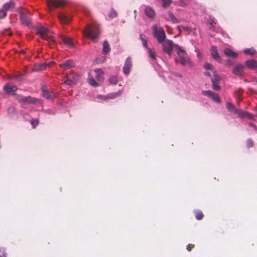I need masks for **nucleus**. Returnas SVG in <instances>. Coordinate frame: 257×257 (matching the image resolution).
I'll return each instance as SVG.
<instances>
[{
	"mask_svg": "<svg viewBox=\"0 0 257 257\" xmlns=\"http://www.w3.org/2000/svg\"><path fill=\"white\" fill-rule=\"evenodd\" d=\"M36 34L47 41L51 46L55 45V38L53 35V33L44 26L41 25L38 26L36 28Z\"/></svg>",
	"mask_w": 257,
	"mask_h": 257,
	"instance_id": "f257e3e1",
	"label": "nucleus"
},
{
	"mask_svg": "<svg viewBox=\"0 0 257 257\" xmlns=\"http://www.w3.org/2000/svg\"><path fill=\"white\" fill-rule=\"evenodd\" d=\"M176 51L178 55V57L175 58V61L179 63L182 65H191V62L190 58L186 53V51L180 46H176Z\"/></svg>",
	"mask_w": 257,
	"mask_h": 257,
	"instance_id": "f03ea898",
	"label": "nucleus"
},
{
	"mask_svg": "<svg viewBox=\"0 0 257 257\" xmlns=\"http://www.w3.org/2000/svg\"><path fill=\"white\" fill-rule=\"evenodd\" d=\"M99 33V26L97 24L88 25L84 31L85 36L93 41L97 38Z\"/></svg>",
	"mask_w": 257,
	"mask_h": 257,
	"instance_id": "7ed1b4c3",
	"label": "nucleus"
},
{
	"mask_svg": "<svg viewBox=\"0 0 257 257\" xmlns=\"http://www.w3.org/2000/svg\"><path fill=\"white\" fill-rule=\"evenodd\" d=\"M152 29L153 36L159 44L167 40L166 34L163 28H158L157 26H153Z\"/></svg>",
	"mask_w": 257,
	"mask_h": 257,
	"instance_id": "20e7f679",
	"label": "nucleus"
},
{
	"mask_svg": "<svg viewBox=\"0 0 257 257\" xmlns=\"http://www.w3.org/2000/svg\"><path fill=\"white\" fill-rule=\"evenodd\" d=\"M162 46L163 50L166 54L169 56H171L173 48L176 49V46H178L173 43L172 40L167 39L161 43Z\"/></svg>",
	"mask_w": 257,
	"mask_h": 257,
	"instance_id": "39448f33",
	"label": "nucleus"
},
{
	"mask_svg": "<svg viewBox=\"0 0 257 257\" xmlns=\"http://www.w3.org/2000/svg\"><path fill=\"white\" fill-rule=\"evenodd\" d=\"M48 4L49 8L50 9L51 7H63L65 5L66 2L65 0H48Z\"/></svg>",
	"mask_w": 257,
	"mask_h": 257,
	"instance_id": "423d86ee",
	"label": "nucleus"
},
{
	"mask_svg": "<svg viewBox=\"0 0 257 257\" xmlns=\"http://www.w3.org/2000/svg\"><path fill=\"white\" fill-rule=\"evenodd\" d=\"M202 94L208 97L211 98L213 101L219 103L220 102V99L218 95L216 93H214L211 90L203 91Z\"/></svg>",
	"mask_w": 257,
	"mask_h": 257,
	"instance_id": "0eeeda50",
	"label": "nucleus"
},
{
	"mask_svg": "<svg viewBox=\"0 0 257 257\" xmlns=\"http://www.w3.org/2000/svg\"><path fill=\"white\" fill-rule=\"evenodd\" d=\"M132 60L130 57L126 59L123 67V72L125 75H128L132 67Z\"/></svg>",
	"mask_w": 257,
	"mask_h": 257,
	"instance_id": "6e6552de",
	"label": "nucleus"
},
{
	"mask_svg": "<svg viewBox=\"0 0 257 257\" xmlns=\"http://www.w3.org/2000/svg\"><path fill=\"white\" fill-rule=\"evenodd\" d=\"M4 90L9 94L14 95L18 88L16 86L11 84H7L3 87Z\"/></svg>",
	"mask_w": 257,
	"mask_h": 257,
	"instance_id": "1a4fd4ad",
	"label": "nucleus"
},
{
	"mask_svg": "<svg viewBox=\"0 0 257 257\" xmlns=\"http://www.w3.org/2000/svg\"><path fill=\"white\" fill-rule=\"evenodd\" d=\"M17 99L22 102L35 103L37 100L30 96H18Z\"/></svg>",
	"mask_w": 257,
	"mask_h": 257,
	"instance_id": "9d476101",
	"label": "nucleus"
},
{
	"mask_svg": "<svg viewBox=\"0 0 257 257\" xmlns=\"http://www.w3.org/2000/svg\"><path fill=\"white\" fill-rule=\"evenodd\" d=\"M244 66L241 64H238L234 66L232 70V73L235 75L242 76L243 75V68Z\"/></svg>",
	"mask_w": 257,
	"mask_h": 257,
	"instance_id": "9b49d317",
	"label": "nucleus"
},
{
	"mask_svg": "<svg viewBox=\"0 0 257 257\" xmlns=\"http://www.w3.org/2000/svg\"><path fill=\"white\" fill-rule=\"evenodd\" d=\"M59 66L64 69H68L75 66V63L72 60H67L64 63L59 64Z\"/></svg>",
	"mask_w": 257,
	"mask_h": 257,
	"instance_id": "f8f14e48",
	"label": "nucleus"
},
{
	"mask_svg": "<svg viewBox=\"0 0 257 257\" xmlns=\"http://www.w3.org/2000/svg\"><path fill=\"white\" fill-rule=\"evenodd\" d=\"M122 94V91L121 90H118L117 92L110 93L109 94H108L106 96H102V99L103 100H106L107 99H115L119 96H120Z\"/></svg>",
	"mask_w": 257,
	"mask_h": 257,
	"instance_id": "ddd939ff",
	"label": "nucleus"
},
{
	"mask_svg": "<svg viewBox=\"0 0 257 257\" xmlns=\"http://www.w3.org/2000/svg\"><path fill=\"white\" fill-rule=\"evenodd\" d=\"M58 17L62 24H67L70 22L71 18L63 13H59Z\"/></svg>",
	"mask_w": 257,
	"mask_h": 257,
	"instance_id": "4468645a",
	"label": "nucleus"
},
{
	"mask_svg": "<svg viewBox=\"0 0 257 257\" xmlns=\"http://www.w3.org/2000/svg\"><path fill=\"white\" fill-rule=\"evenodd\" d=\"M211 54L212 57L217 61H220V57L218 53L217 48L216 46H212L211 48Z\"/></svg>",
	"mask_w": 257,
	"mask_h": 257,
	"instance_id": "2eb2a0df",
	"label": "nucleus"
},
{
	"mask_svg": "<svg viewBox=\"0 0 257 257\" xmlns=\"http://www.w3.org/2000/svg\"><path fill=\"white\" fill-rule=\"evenodd\" d=\"M42 95L46 99H52L56 97V95L53 92H50L45 89H42Z\"/></svg>",
	"mask_w": 257,
	"mask_h": 257,
	"instance_id": "dca6fc26",
	"label": "nucleus"
},
{
	"mask_svg": "<svg viewBox=\"0 0 257 257\" xmlns=\"http://www.w3.org/2000/svg\"><path fill=\"white\" fill-rule=\"evenodd\" d=\"M247 67L251 69H257V61L254 60H248L245 62Z\"/></svg>",
	"mask_w": 257,
	"mask_h": 257,
	"instance_id": "f3484780",
	"label": "nucleus"
},
{
	"mask_svg": "<svg viewBox=\"0 0 257 257\" xmlns=\"http://www.w3.org/2000/svg\"><path fill=\"white\" fill-rule=\"evenodd\" d=\"M20 19L21 22L24 25L30 26L31 24V20L29 18L26 17L23 12H21L20 13Z\"/></svg>",
	"mask_w": 257,
	"mask_h": 257,
	"instance_id": "a211bd4d",
	"label": "nucleus"
},
{
	"mask_svg": "<svg viewBox=\"0 0 257 257\" xmlns=\"http://www.w3.org/2000/svg\"><path fill=\"white\" fill-rule=\"evenodd\" d=\"M61 39L66 45H67L69 47H73L74 46V42L71 38L62 36L61 37Z\"/></svg>",
	"mask_w": 257,
	"mask_h": 257,
	"instance_id": "6ab92c4d",
	"label": "nucleus"
},
{
	"mask_svg": "<svg viewBox=\"0 0 257 257\" xmlns=\"http://www.w3.org/2000/svg\"><path fill=\"white\" fill-rule=\"evenodd\" d=\"M223 52L225 55L232 58H235L238 56V54L236 52L229 48L225 49Z\"/></svg>",
	"mask_w": 257,
	"mask_h": 257,
	"instance_id": "aec40b11",
	"label": "nucleus"
},
{
	"mask_svg": "<svg viewBox=\"0 0 257 257\" xmlns=\"http://www.w3.org/2000/svg\"><path fill=\"white\" fill-rule=\"evenodd\" d=\"M15 4L12 1H10L5 4L2 8H3L6 12L12 11L15 8Z\"/></svg>",
	"mask_w": 257,
	"mask_h": 257,
	"instance_id": "412c9836",
	"label": "nucleus"
},
{
	"mask_svg": "<svg viewBox=\"0 0 257 257\" xmlns=\"http://www.w3.org/2000/svg\"><path fill=\"white\" fill-rule=\"evenodd\" d=\"M95 77L98 81H101L103 79V73L101 69H97L94 70Z\"/></svg>",
	"mask_w": 257,
	"mask_h": 257,
	"instance_id": "4be33fe9",
	"label": "nucleus"
},
{
	"mask_svg": "<svg viewBox=\"0 0 257 257\" xmlns=\"http://www.w3.org/2000/svg\"><path fill=\"white\" fill-rule=\"evenodd\" d=\"M145 14L150 18H153L155 17V11L150 7H147L145 10Z\"/></svg>",
	"mask_w": 257,
	"mask_h": 257,
	"instance_id": "5701e85b",
	"label": "nucleus"
},
{
	"mask_svg": "<svg viewBox=\"0 0 257 257\" xmlns=\"http://www.w3.org/2000/svg\"><path fill=\"white\" fill-rule=\"evenodd\" d=\"M110 50V48L108 42L106 41H104L103 43L102 53L103 54H106L109 52Z\"/></svg>",
	"mask_w": 257,
	"mask_h": 257,
	"instance_id": "b1692460",
	"label": "nucleus"
},
{
	"mask_svg": "<svg viewBox=\"0 0 257 257\" xmlns=\"http://www.w3.org/2000/svg\"><path fill=\"white\" fill-rule=\"evenodd\" d=\"M243 91V89H242L240 88H238L236 89V90H235V91L234 92L235 96L237 98V101L238 102H240V101H241V99H240L239 100H238V99L239 97H240L241 96Z\"/></svg>",
	"mask_w": 257,
	"mask_h": 257,
	"instance_id": "393cba45",
	"label": "nucleus"
},
{
	"mask_svg": "<svg viewBox=\"0 0 257 257\" xmlns=\"http://www.w3.org/2000/svg\"><path fill=\"white\" fill-rule=\"evenodd\" d=\"M168 16L169 20L174 24L179 23V21L178 20L174 15L171 12L168 13ZM169 20V19H168Z\"/></svg>",
	"mask_w": 257,
	"mask_h": 257,
	"instance_id": "a878e982",
	"label": "nucleus"
},
{
	"mask_svg": "<svg viewBox=\"0 0 257 257\" xmlns=\"http://www.w3.org/2000/svg\"><path fill=\"white\" fill-rule=\"evenodd\" d=\"M47 65L45 64H39L36 65L34 67V70L35 71H41L46 69Z\"/></svg>",
	"mask_w": 257,
	"mask_h": 257,
	"instance_id": "bb28decb",
	"label": "nucleus"
},
{
	"mask_svg": "<svg viewBox=\"0 0 257 257\" xmlns=\"http://www.w3.org/2000/svg\"><path fill=\"white\" fill-rule=\"evenodd\" d=\"M212 73L213 77L212 78L211 81H214V82H218L220 80L221 77L216 73V71L215 70H213Z\"/></svg>",
	"mask_w": 257,
	"mask_h": 257,
	"instance_id": "cd10ccee",
	"label": "nucleus"
},
{
	"mask_svg": "<svg viewBox=\"0 0 257 257\" xmlns=\"http://www.w3.org/2000/svg\"><path fill=\"white\" fill-rule=\"evenodd\" d=\"M148 52L149 55V57L153 60L156 59V52L154 50H152L149 48H147Z\"/></svg>",
	"mask_w": 257,
	"mask_h": 257,
	"instance_id": "c85d7f7f",
	"label": "nucleus"
},
{
	"mask_svg": "<svg viewBox=\"0 0 257 257\" xmlns=\"http://www.w3.org/2000/svg\"><path fill=\"white\" fill-rule=\"evenodd\" d=\"M226 107L229 111L235 112L237 109L235 107L234 105L230 102H227L226 103Z\"/></svg>",
	"mask_w": 257,
	"mask_h": 257,
	"instance_id": "c756f323",
	"label": "nucleus"
},
{
	"mask_svg": "<svg viewBox=\"0 0 257 257\" xmlns=\"http://www.w3.org/2000/svg\"><path fill=\"white\" fill-rule=\"evenodd\" d=\"M246 112L243 111L242 110L237 109L235 113L237 114L239 117L244 118L245 117Z\"/></svg>",
	"mask_w": 257,
	"mask_h": 257,
	"instance_id": "7c9ffc66",
	"label": "nucleus"
},
{
	"mask_svg": "<svg viewBox=\"0 0 257 257\" xmlns=\"http://www.w3.org/2000/svg\"><path fill=\"white\" fill-rule=\"evenodd\" d=\"M203 68L206 69V70H210L212 71V72L213 73V70H215L214 68H213V65L210 64V63H209L208 62H205L204 65V66H203Z\"/></svg>",
	"mask_w": 257,
	"mask_h": 257,
	"instance_id": "2f4dec72",
	"label": "nucleus"
},
{
	"mask_svg": "<svg viewBox=\"0 0 257 257\" xmlns=\"http://www.w3.org/2000/svg\"><path fill=\"white\" fill-rule=\"evenodd\" d=\"M255 50L253 48H248L244 50L243 53L245 54L252 55L255 53Z\"/></svg>",
	"mask_w": 257,
	"mask_h": 257,
	"instance_id": "473e14b6",
	"label": "nucleus"
},
{
	"mask_svg": "<svg viewBox=\"0 0 257 257\" xmlns=\"http://www.w3.org/2000/svg\"><path fill=\"white\" fill-rule=\"evenodd\" d=\"M204 216V215L202 211H196L195 212V218L197 220H201Z\"/></svg>",
	"mask_w": 257,
	"mask_h": 257,
	"instance_id": "72a5a7b5",
	"label": "nucleus"
},
{
	"mask_svg": "<svg viewBox=\"0 0 257 257\" xmlns=\"http://www.w3.org/2000/svg\"><path fill=\"white\" fill-rule=\"evenodd\" d=\"M117 16V13L113 9H111L109 14L108 17L110 18H116Z\"/></svg>",
	"mask_w": 257,
	"mask_h": 257,
	"instance_id": "f704fd0d",
	"label": "nucleus"
},
{
	"mask_svg": "<svg viewBox=\"0 0 257 257\" xmlns=\"http://www.w3.org/2000/svg\"><path fill=\"white\" fill-rule=\"evenodd\" d=\"M117 77L116 76H112L109 77V81L110 84L115 85L117 83Z\"/></svg>",
	"mask_w": 257,
	"mask_h": 257,
	"instance_id": "c9c22d12",
	"label": "nucleus"
},
{
	"mask_svg": "<svg viewBox=\"0 0 257 257\" xmlns=\"http://www.w3.org/2000/svg\"><path fill=\"white\" fill-rule=\"evenodd\" d=\"M179 28H182L183 30L187 32L188 34L191 33L192 31V29L190 27H188V26H184L180 25V27H179Z\"/></svg>",
	"mask_w": 257,
	"mask_h": 257,
	"instance_id": "e433bc0d",
	"label": "nucleus"
},
{
	"mask_svg": "<svg viewBox=\"0 0 257 257\" xmlns=\"http://www.w3.org/2000/svg\"><path fill=\"white\" fill-rule=\"evenodd\" d=\"M162 6L164 8H168L172 3V0H162Z\"/></svg>",
	"mask_w": 257,
	"mask_h": 257,
	"instance_id": "4c0bfd02",
	"label": "nucleus"
},
{
	"mask_svg": "<svg viewBox=\"0 0 257 257\" xmlns=\"http://www.w3.org/2000/svg\"><path fill=\"white\" fill-rule=\"evenodd\" d=\"M254 143L252 140L250 139H248L246 141V146L247 147L249 148L252 147L253 146Z\"/></svg>",
	"mask_w": 257,
	"mask_h": 257,
	"instance_id": "58836bf2",
	"label": "nucleus"
},
{
	"mask_svg": "<svg viewBox=\"0 0 257 257\" xmlns=\"http://www.w3.org/2000/svg\"><path fill=\"white\" fill-rule=\"evenodd\" d=\"M7 16V12L2 8L0 10V19H3L5 18Z\"/></svg>",
	"mask_w": 257,
	"mask_h": 257,
	"instance_id": "ea45409f",
	"label": "nucleus"
},
{
	"mask_svg": "<svg viewBox=\"0 0 257 257\" xmlns=\"http://www.w3.org/2000/svg\"><path fill=\"white\" fill-rule=\"evenodd\" d=\"M212 88L216 91H218L220 90V87L218 85V82H214V81L212 82Z\"/></svg>",
	"mask_w": 257,
	"mask_h": 257,
	"instance_id": "a19ab883",
	"label": "nucleus"
},
{
	"mask_svg": "<svg viewBox=\"0 0 257 257\" xmlns=\"http://www.w3.org/2000/svg\"><path fill=\"white\" fill-rule=\"evenodd\" d=\"M89 83L93 86H97L98 84L93 78H90L89 80Z\"/></svg>",
	"mask_w": 257,
	"mask_h": 257,
	"instance_id": "79ce46f5",
	"label": "nucleus"
},
{
	"mask_svg": "<svg viewBox=\"0 0 257 257\" xmlns=\"http://www.w3.org/2000/svg\"><path fill=\"white\" fill-rule=\"evenodd\" d=\"M31 123L33 125V128H35L39 123V121L38 119H33L31 120Z\"/></svg>",
	"mask_w": 257,
	"mask_h": 257,
	"instance_id": "37998d69",
	"label": "nucleus"
},
{
	"mask_svg": "<svg viewBox=\"0 0 257 257\" xmlns=\"http://www.w3.org/2000/svg\"><path fill=\"white\" fill-rule=\"evenodd\" d=\"M0 257H7L5 250L3 248L0 249Z\"/></svg>",
	"mask_w": 257,
	"mask_h": 257,
	"instance_id": "c03bdc74",
	"label": "nucleus"
},
{
	"mask_svg": "<svg viewBox=\"0 0 257 257\" xmlns=\"http://www.w3.org/2000/svg\"><path fill=\"white\" fill-rule=\"evenodd\" d=\"M65 83L67 85H70L73 83V81L70 79L69 77H68L67 80L65 81Z\"/></svg>",
	"mask_w": 257,
	"mask_h": 257,
	"instance_id": "a18cd8bd",
	"label": "nucleus"
},
{
	"mask_svg": "<svg viewBox=\"0 0 257 257\" xmlns=\"http://www.w3.org/2000/svg\"><path fill=\"white\" fill-rule=\"evenodd\" d=\"M194 244H189L187 245L186 249L188 251H190L191 250L192 248L194 247Z\"/></svg>",
	"mask_w": 257,
	"mask_h": 257,
	"instance_id": "49530a36",
	"label": "nucleus"
},
{
	"mask_svg": "<svg viewBox=\"0 0 257 257\" xmlns=\"http://www.w3.org/2000/svg\"><path fill=\"white\" fill-rule=\"evenodd\" d=\"M233 64H234V62L231 60L229 59V60H226V64L228 66H230L233 65Z\"/></svg>",
	"mask_w": 257,
	"mask_h": 257,
	"instance_id": "de8ad7c7",
	"label": "nucleus"
},
{
	"mask_svg": "<svg viewBox=\"0 0 257 257\" xmlns=\"http://www.w3.org/2000/svg\"><path fill=\"white\" fill-rule=\"evenodd\" d=\"M245 117H248L249 119H252L253 117V115L252 114H251V113H250L249 112H246V114H245Z\"/></svg>",
	"mask_w": 257,
	"mask_h": 257,
	"instance_id": "09e8293b",
	"label": "nucleus"
},
{
	"mask_svg": "<svg viewBox=\"0 0 257 257\" xmlns=\"http://www.w3.org/2000/svg\"><path fill=\"white\" fill-rule=\"evenodd\" d=\"M143 45L144 47L147 49L148 47V42L146 40H143L142 41Z\"/></svg>",
	"mask_w": 257,
	"mask_h": 257,
	"instance_id": "8fccbe9b",
	"label": "nucleus"
},
{
	"mask_svg": "<svg viewBox=\"0 0 257 257\" xmlns=\"http://www.w3.org/2000/svg\"><path fill=\"white\" fill-rule=\"evenodd\" d=\"M249 91H250L251 93H254V94H257V91L255 90H253L251 88H249Z\"/></svg>",
	"mask_w": 257,
	"mask_h": 257,
	"instance_id": "3c124183",
	"label": "nucleus"
},
{
	"mask_svg": "<svg viewBox=\"0 0 257 257\" xmlns=\"http://www.w3.org/2000/svg\"><path fill=\"white\" fill-rule=\"evenodd\" d=\"M143 36H144V35H143V34H141V35H140V40L142 41V42L143 41V40H146L145 39H144V38H143Z\"/></svg>",
	"mask_w": 257,
	"mask_h": 257,
	"instance_id": "603ef678",
	"label": "nucleus"
},
{
	"mask_svg": "<svg viewBox=\"0 0 257 257\" xmlns=\"http://www.w3.org/2000/svg\"><path fill=\"white\" fill-rule=\"evenodd\" d=\"M204 75L205 76H211V74L209 72H204Z\"/></svg>",
	"mask_w": 257,
	"mask_h": 257,
	"instance_id": "864d4df0",
	"label": "nucleus"
},
{
	"mask_svg": "<svg viewBox=\"0 0 257 257\" xmlns=\"http://www.w3.org/2000/svg\"><path fill=\"white\" fill-rule=\"evenodd\" d=\"M249 125L250 126H252V127H254V128H255V127H256V126H255L254 124H253V123H250L249 124Z\"/></svg>",
	"mask_w": 257,
	"mask_h": 257,
	"instance_id": "5fc2aeb1",
	"label": "nucleus"
},
{
	"mask_svg": "<svg viewBox=\"0 0 257 257\" xmlns=\"http://www.w3.org/2000/svg\"><path fill=\"white\" fill-rule=\"evenodd\" d=\"M179 27H180V26H177V29H178V31H179V32H181V31L182 30H183V29H182V28H179Z\"/></svg>",
	"mask_w": 257,
	"mask_h": 257,
	"instance_id": "6e6d98bb",
	"label": "nucleus"
},
{
	"mask_svg": "<svg viewBox=\"0 0 257 257\" xmlns=\"http://www.w3.org/2000/svg\"><path fill=\"white\" fill-rule=\"evenodd\" d=\"M185 5L184 4L183 2H180V6L182 7L184 6Z\"/></svg>",
	"mask_w": 257,
	"mask_h": 257,
	"instance_id": "4d7b16f0",
	"label": "nucleus"
},
{
	"mask_svg": "<svg viewBox=\"0 0 257 257\" xmlns=\"http://www.w3.org/2000/svg\"><path fill=\"white\" fill-rule=\"evenodd\" d=\"M22 76V74H20V75H15V76H14V77L16 78H17V77H21V76Z\"/></svg>",
	"mask_w": 257,
	"mask_h": 257,
	"instance_id": "13d9d810",
	"label": "nucleus"
},
{
	"mask_svg": "<svg viewBox=\"0 0 257 257\" xmlns=\"http://www.w3.org/2000/svg\"><path fill=\"white\" fill-rule=\"evenodd\" d=\"M253 83H254V84H257V79H255V80H253Z\"/></svg>",
	"mask_w": 257,
	"mask_h": 257,
	"instance_id": "bf43d9fd",
	"label": "nucleus"
},
{
	"mask_svg": "<svg viewBox=\"0 0 257 257\" xmlns=\"http://www.w3.org/2000/svg\"><path fill=\"white\" fill-rule=\"evenodd\" d=\"M213 24H215V22H212L210 24L211 26H213Z\"/></svg>",
	"mask_w": 257,
	"mask_h": 257,
	"instance_id": "052dcab7",
	"label": "nucleus"
},
{
	"mask_svg": "<svg viewBox=\"0 0 257 257\" xmlns=\"http://www.w3.org/2000/svg\"><path fill=\"white\" fill-rule=\"evenodd\" d=\"M21 53H24V51H21Z\"/></svg>",
	"mask_w": 257,
	"mask_h": 257,
	"instance_id": "680f3d73",
	"label": "nucleus"
}]
</instances>
